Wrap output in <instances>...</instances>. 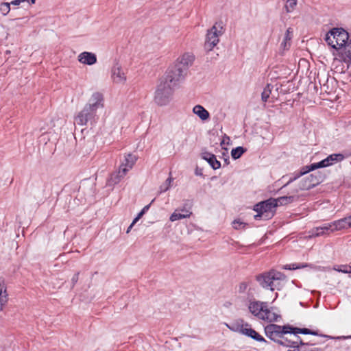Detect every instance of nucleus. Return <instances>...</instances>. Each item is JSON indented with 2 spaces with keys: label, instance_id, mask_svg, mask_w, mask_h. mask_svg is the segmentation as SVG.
Masks as SVG:
<instances>
[{
  "label": "nucleus",
  "instance_id": "nucleus-52",
  "mask_svg": "<svg viewBox=\"0 0 351 351\" xmlns=\"http://www.w3.org/2000/svg\"><path fill=\"white\" fill-rule=\"evenodd\" d=\"M298 348L297 351H302V349L300 348V346H298V348ZM288 351H296V350H288Z\"/></svg>",
  "mask_w": 351,
  "mask_h": 351
},
{
  "label": "nucleus",
  "instance_id": "nucleus-41",
  "mask_svg": "<svg viewBox=\"0 0 351 351\" xmlns=\"http://www.w3.org/2000/svg\"><path fill=\"white\" fill-rule=\"evenodd\" d=\"M22 1H23L22 0H14L10 3L14 5H19L21 3V2H22Z\"/></svg>",
  "mask_w": 351,
  "mask_h": 351
},
{
  "label": "nucleus",
  "instance_id": "nucleus-34",
  "mask_svg": "<svg viewBox=\"0 0 351 351\" xmlns=\"http://www.w3.org/2000/svg\"><path fill=\"white\" fill-rule=\"evenodd\" d=\"M248 287V284L246 282H242L239 285V292L244 293Z\"/></svg>",
  "mask_w": 351,
  "mask_h": 351
},
{
  "label": "nucleus",
  "instance_id": "nucleus-53",
  "mask_svg": "<svg viewBox=\"0 0 351 351\" xmlns=\"http://www.w3.org/2000/svg\"><path fill=\"white\" fill-rule=\"evenodd\" d=\"M347 47H350L351 49V40H350V42L349 43H348Z\"/></svg>",
  "mask_w": 351,
  "mask_h": 351
},
{
  "label": "nucleus",
  "instance_id": "nucleus-43",
  "mask_svg": "<svg viewBox=\"0 0 351 351\" xmlns=\"http://www.w3.org/2000/svg\"><path fill=\"white\" fill-rule=\"evenodd\" d=\"M231 156L233 160H237L241 156V155H231Z\"/></svg>",
  "mask_w": 351,
  "mask_h": 351
},
{
  "label": "nucleus",
  "instance_id": "nucleus-31",
  "mask_svg": "<svg viewBox=\"0 0 351 351\" xmlns=\"http://www.w3.org/2000/svg\"><path fill=\"white\" fill-rule=\"evenodd\" d=\"M346 267H348V265H341L338 266H335L333 269L344 274H348V268H346Z\"/></svg>",
  "mask_w": 351,
  "mask_h": 351
},
{
  "label": "nucleus",
  "instance_id": "nucleus-33",
  "mask_svg": "<svg viewBox=\"0 0 351 351\" xmlns=\"http://www.w3.org/2000/svg\"><path fill=\"white\" fill-rule=\"evenodd\" d=\"M246 152V149L243 147L239 146L237 147H232L231 149L230 154H244Z\"/></svg>",
  "mask_w": 351,
  "mask_h": 351
},
{
  "label": "nucleus",
  "instance_id": "nucleus-6",
  "mask_svg": "<svg viewBox=\"0 0 351 351\" xmlns=\"http://www.w3.org/2000/svg\"><path fill=\"white\" fill-rule=\"evenodd\" d=\"M226 326L232 331L241 333L245 336L250 337L257 341L265 342V339L259 335L256 331L252 329L250 324L244 323L243 320L238 319L235 322L228 324Z\"/></svg>",
  "mask_w": 351,
  "mask_h": 351
},
{
  "label": "nucleus",
  "instance_id": "nucleus-17",
  "mask_svg": "<svg viewBox=\"0 0 351 351\" xmlns=\"http://www.w3.org/2000/svg\"><path fill=\"white\" fill-rule=\"evenodd\" d=\"M78 60L84 64L93 65L97 62V57L93 53L84 51L79 55Z\"/></svg>",
  "mask_w": 351,
  "mask_h": 351
},
{
  "label": "nucleus",
  "instance_id": "nucleus-48",
  "mask_svg": "<svg viewBox=\"0 0 351 351\" xmlns=\"http://www.w3.org/2000/svg\"><path fill=\"white\" fill-rule=\"evenodd\" d=\"M132 227H133V226H132V224H130V226L127 229L126 233H129L130 232L131 229L132 228Z\"/></svg>",
  "mask_w": 351,
  "mask_h": 351
},
{
  "label": "nucleus",
  "instance_id": "nucleus-50",
  "mask_svg": "<svg viewBox=\"0 0 351 351\" xmlns=\"http://www.w3.org/2000/svg\"><path fill=\"white\" fill-rule=\"evenodd\" d=\"M346 268H348V274H351V266L348 265V267H346Z\"/></svg>",
  "mask_w": 351,
  "mask_h": 351
},
{
  "label": "nucleus",
  "instance_id": "nucleus-27",
  "mask_svg": "<svg viewBox=\"0 0 351 351\" xmlns=\"http://www.w3.org/2000/svg\"><path fill=\"white\" fill-rule=\"evenodd\" d=\"M272 88H273V86L271 84H268L266 86V87L264 88V90L262 93V95H261L263 101L266 102L267 101V99L269 97V95L271 93Z\"/></svg>",
  "mask_w": 351,
  "mask_h": 351
},
{
  "label": "nucleus",
  "instance_id": "nucleus-10",
  "mask_svg": "<svg viewBox=\"0 0 351 351\" xmlns=\"http://www.w3.org/2000/svg\"><path fill=\"white\" fill-rule=\"evenodd\" d=\"M180 66H183L181 64H177L176 63L169 67L165 73V76L162 80L167 82L168 84L175 86L176 83L182 80L186 72L184 71V68L182 69Z\"/></svg>",
  "mask_w": 351,
  "mask_h": 351
},
{
  "label": "nucleus",
  "instance_id": "nucleus-38",
  "mask_svg": "<svg viewBox=\"0 0 351 351\" xmlns=\"http://www.w3.org/2000/svg\"><path fill=\"white\" fill-rule=\"evenodd\" d=\"M79 275H80V273L77 272L72 277V278H71L72 287H73L75 286V285L76 284V282H77L78 278H79Z\"/></svg>",
  "mask_w": 351,
  "mask_h": 351
},
{
  "label": "nucleus",
  "instance_id": "nucleus-4",
  "mask_svg": "<svg viewBox=\"0 0 351 351\" xmlns=\"http://www.w3.org/2000/svg\"><path fill=\"white\" fill-rule=\"evenodd\" d=\"M248 308L250 312L260 319L269 322H276L279 314L272 307H269L267 302L251 301Z\"/></svg>",
  "mask_w": 351,
  "mask_h": 351
},
{
  "label": "nucleus",
  "instance_id": "nucleus-2",
  "mask_svg": "<svg viewBox=\"0 0 351 351\" xmlns=\"http://www.w3.org/2000/svg\"><path fill=\"white\" fill-rule=\"evenodd\" d=\"M265 332L268 338L279 343L281 337L288 333H300L304 335H318L317 331L311 330L308 328H300L291 326H278L269 324L265 328Z\"/></svg>",
  "mask_w": 351,
  "mask_h": 351
},
{
  "label": "nucleus",
  "instance_id": "nucleus-12",
  "mask_svg": "<svg viewBox=\"0 0 351 351\" xmlns=\"http://www.w3.org/2000/svg\"><path fill=\"white\" fill-rule=\"evenodd\" d=\"M322 182V176L319 173H312L303 178L299 182V189L301 191L309 190Z\"/></svg>",
  "mask_w": 351,
  "mask_h": 351
},
{
  "label": "nucleus",
  "instance_id": "nucleus-37",
  "mask_svg": "<svg viewBox=\"0 0 351 351\" xmlns=\"http://www.w3.org/2000/svg\"><path fill=\"white\" fill-rule=\"evenodd\" d=\"M300 348L302 351H322L321 349L318 348H306L304 347V346H301Z\"/></svg>",
  "mask_w": 351,
  "mask_h": 351
},
{
  "label": "nucleus",
  "instance_id": "nucleus-16",
  "mask_svg": "<svg viewBox=\"0 0 351 351\" xmlns=\"http://www.w3.org/2000/svg\"><path fill=\"white\" fill-rule=\"evenodd\" d=\"M8 300L7 287L3 278H0V311H1Z\"/></svg>",
  "mask_w": 351,
  "mask_h": 351
},
{
  "label": "nucleus",
  "instance_id": "nucleus-56",
  "mask_svg": "<svg viewBox=\"0 0 351 351\" xmlns=\"http://www.w3.org/2000/svg\"><path fill=\"white\" fill-rule=\"evenodd\" d=\"M289 183H290V182H287V184H285V186H287V184H289Z\"/></svg>",
  "mask_w": 351,
  "mask_h": 351
},
{
  "label": "nucleus",
  "instance_id": "nucleus-14",
  "mask_svg": "<svg viewBox=\"0 0 351 351\" xmlns=\"http://www.w3.org/2000/svg\"><path fill=\"white\" fill-rule=\"evenodd\" d=\"M111 77L116 84H123L127 80L125 73L124 72L121 64L116 62L111 69Z\"/></svg>",
  "mask_w": 351,
  "mask_h": 351
},
{
  "label": "nucleus",
  "instance_id": "nucleus-9",
  "mask_svg": "<svg viewBox=\"0 0 351 351\" xmlns=\"http://www.w3.org/2000/svg\"><path fill=\"white\" fill-rule=\"evenodd\" d=\"M276 208V200L270 198L266 201L261 202L254 206V210L257 212V215H254L255 219L264 218L265 219L271 218L274 213Z\"/></svg>",
  "mask_w": 351,
  "mask_h": 351
},
{
  "label": "nucleus",
  "instance_id": "nucleus-20",
  "mask_svg": "<svg viewBox=\"0 0 351 351\" xmlns=\"http://www.w3.org/2000/svg\"><path fill=\"white\" fill-rule=\"evenodd\" d=\"M193 111L203 121L208 119L209 117V112L200 105L195 106Z\"/></svg>",
  "mask_w": 351,
  "mask_h": 351
},
{
  "label": "nucleus",
  "instance_id": "nucleus-39",
  "mask_svg": "<svg viewBox=\"0 0 351 351\" xmlns=\"http://www.w3.org/2000/svg\"><path fill=\"white\" fill-rule=\"evenodd\" d=\"M311 234L313 237H319L325 234L322 230L315 231V228L312 230Z\"/></svg>",
  "mask_w": 351,
  "mask_h": 351
},
{
  "label": "nucleus",
  "instance_id": "nucleus-7",
  "mask_svg": "<svg viewBox=\"0 0 351 351\" xmlns=\"http://www.w3.org/2000/svg\"><path fill=\"white\" fill-rule=\"evenodd\" d=\"M343 158V155H329L326 158L319 162L312 163L310 165L303 167L300 173H296L293 178H290L289 182H292L301 176H303L311 171L328 167L329 165H332L335 162L342 160Z\"/></svg>",
  "mask_w": 351,
  "mask_h": 351
},
{
  "label": "nucleus",
  "instance_id": "nucleus-1",
  "mask_svg": "<svg viewBox=\"0 0 351 351\" xmlns=\"http://www.w3.org/2000/svg\"><path fill=\"white\" fill-rule=\"evenodd\" d=\"M104 107V96L99 92L94 93L88 103L75 117V123L80 125H86L88 122L91 124L95 121L97 110Z\"/></svg>",
  "mask_w": 351,
  "mask_h": 351
},
{
  "label": "nucleus",
  "instance_id": "nucleus-45",
  "mask_svg": "<svg viewBox=\"0 0 351 351\" xmlns=\"http://www.w3.org/2000/svg\"><path fill=\"white\" fill-rule=\"evenodd\" d=\"M140 219L136 217L132 222V226H134Z\"/></svg>",
  "mask_w": 351,
  "mask_h": 351
},
{
  "label": "nucleus",
  "instance_id": "nucleus-35",
  "mask_svg": "<svg viewBox=\"0 0 351 351\" xmlns=\"http://www.w3.org/2000/svg\"><path fill=\"white\" fill-rule=\"evenodd\" d=\"M232 223L234 229H239L243 225V227L245 226V224L240 220H234Z\"/></svg>",
  "mask_w": 351,
  "mask_h": 351
},
{
  "label": "nucleus",
  "instance_id": "nucleus-30",
  "mask_svg": "<svg viewBox=\"0 0 351 351\" xmlns=\"http://www.w3.org/2000/svg\"><path fill=\"white\" fill-rule=\"evenodd\" d=\"M10 10V3H1L0 4V12L3 15H6Z\"/></svg>",
  "mask_w": 351,
  "mask_h": 351
},
{
  "label": "nucleus",
  "instance_id": "nucleus-26",
  "mask_svg": "<svg viewBox=\"0 0 351 351\" xmlns=\"http://www.w3.org/2000/svg\"><path fill=\"white\" fill-rule=\"evenodd\" d=\"M173 182V178L170 176L169 177L164 183H162L159 188V193H165L169 189L171 186V183Z\"/></svg>",
  "mask_w": 351,
  "mask_h": 351
},
{
  "label": "nucleus",
  "instance_id": "nucleus-22",
  "mask_svg": "<svg viewBox=\"0 0 351 351\" xmlns=\"http://www.w3.org/2000/svg\"><path fill=\"white\" fill-rule=\"evenodd\" d=\"M295 199H296V197L294 195L280 197L277 199H275L276 203V207L278 206L286 205V204H290Z\"/></svg>",
  "mask_w": 351,
  "mask_h": 351
},
{
  "label": "nucleus",
  "instance_id": "nucleus-44",
  "mask_svg": "<svg viewBox=\"0 0 351 351\" xmlns=\"http://www.w3.org/2000/svg\"><path fill=\"white\" fill-rule=\"evenodd\" d=\"M140 219L136 217L132 222V226H134Z\"/></svg>",
  "mask_w": 351,
  "mask_h": 351
},
{
  "label": "nucleus",
  "instance_id": "nucleus-8",
  "mask_svg": "<svg viewBox=\"0 0 351 351\" xmlns=\"http://www.w3.org/2000/svg\"><path fill=\"white\" fill-rule=\"evenodd\" d=\"M173 86L161 80L155 93L154 101L159 106L167 105L171 100Z\"/></svg>",
  "mask_w": 351,
  "mask_h": 351
},
{
  "label": "nucleus",
  "instance_id": "nucleus-13",
  "mask_svg": "<svg viewBox=\"0 0 351 351\" xmlns=\"http://www.w3.org/2000/svg\"><path fill=\"white\" fill-rule=\"evenodd\" d=\"M331 35H334L335 38V46L337 49L346 47L349 38L348 33L343 28H333L331 29Z\"/></svg>",
  "mask_w": 351,
  "mask_h": 351
},
{
  "label": "nucleus",
  "instance_id": "nucleus-36",
  "mask_svg": "<svg viewBox=\"0 0 351 351\" xmlns=\"http://www.w3.org/2000/svg\"><path fill=\"white\" fill-rule=\"evenodd\" d=\"M219 158L220 159L223 160V162H224L223 165H228L229 164V159H230L229 155H221V156L219 155Z\"/></svg>",
  "mask_w": 351,
  "mask_h": 351
},
{
  "label": "nucleus",
  "instance_id": "nucleus-19",
  "mask_svg": "<svg viewBox=\"0 0 351 351\" xmlns=\"http://www.w3.org/2000/svg\"><path fill=\"white\" fill-rule=\"evenodd\" d=\"M203 159L206 160L214 169L221 167V162L217 158L216 155H204Z\"/></svg>",
  "mask_w": 351,
  "mask_h": 351
},
{
  "label": "nucleus",
  "instance_id": "nucleus-46",
  "mask_svg": "<svg viewBox=\"0 0 351 351\" xmlns=\"http://www.w3.org/2000/svg\"><path fill=\"white\" fill-rule=\"evenodd\" d=\"M23 1H27L28 3H29L30 4H34L35 3V0H22Z\"/></svg>",
  "mask_w": 351,
  "mask_h": 351
},
{
  "label": "nucleus",
  "instance_id": "nucleus-5",
  "mask_svg": "<svg viewBox=\"0 0 351 351\" xmlns=\"http://www.w3.org/2000/svg\"><path fill=\"white\" fill-rule=\"evenodd\" d=\"M136 160L135 155H123L120 158L121 165L119 170L111 173L107 180V184L111 186L120 182L128 171L132 168Z\"/></svg>",
  "mask_w": 351,
  "mask_h": 351
},
{
  "label": "nucleus",
  "instance_id": "nucleus-47",
  "mask_svg": "<svg viewBox=\"0 0 351 351\" xmlns=\"http://www.w3.org/2000/svg\"><path fill=\"white\" fill-rule=\"evenodd\" d=\"M144 213L143 212L141 211L138 215L136 216L138 218L141 219L143 216Z\"/></svg>",
  "mask_w": 351,
  "mask_h": 351
},
{
  "label": "nucleus",
  "instance_id": "nucleus-23",
  "mask_svg": "<svg viewBox=\"0 0 351 351\" xmlns=\"http://www.w3.org/2000/svg\"><path fill=\"white\" fill-rule=\"evenodd\" d=\"M220 145L223 152L221 154H227L230 149V147L232 146L230 138L228 136H225L221 141Z\"/></svg>",
  "mask_w": 351,
  "mask_h": 351
},
{
  "label": "nucleus",
  "instance_id": "nucleus-25",
  "mask_svg": "<svg viewBox=\"0 0 351 351\" xmlns=\"http://www.w3.org/2000/svg\"><path fill=\"white\" fill-rule=\"evenodd\" d=\"M190 213H189L188 211H186V213L185 214H182L180 213H179L177 210H175L172 214L170 216V221H177V220H180V219H185V218H187L190 216Z\"/></svg>",
  "mask_w": 351,
  "mask_h": 351
},
{
  "label": "nucleus",
  "instance_id": "nucleus-55",
  "mask_svg": "<svg viewBox=\"0 0 351 351\" xmlns=\"http://www.w3.org/2000/svg\"><path fill=\"white\" fill-rule=\"evenodd\" d=\"M341 338H343V339H346V338H351V336H350V337H342Z\"/></svg>",
  "mask_w": 351,
  "mask_h": 351
},
{
  "label": "nucleus",
  "instance_id": "nucleus-28",
  "mask_svg": "<svg viewBox=\"0 0 351 351\" xmlns=\"http://www.w3.org/2000/svg\"><path fill=\"white\" fill-rule=\"evenodd\" d=\"M326 41L328 45L331 46L332 48L337 49V46H335V38L334 35H331V30L326 34Z\"/></svg>",
  "mask_w": 351,
  "mask_h": 351
},
{
  "label": "nucleus",
  "instance_id": "nucleus-32",
  "mask_svg": "<svg viewBox=\"0 0 351 351\" xmlns=\"http://www.w3.org/2000/svg\"><path fill=\"white\" fill-rule=\"evenodd\" d=\"M292 33L291 29L289 27L287 29L286 34L285 36L284 41L282 45H284V47H286L287 41L291 40V34Z\"/></svg>",
  "mask_w": 351,
  "mask_h": 351
},
{
  "label": "nucleus",
  "instance_id": "nucleus-21",
  "mask_svg": "<svg viewBox=\"0 0 351 351\" xmlns=\"http://www.w3.org/2000/svg\"><path fill=\"white\" fill-rule=\"evenodd\" d=\"M335 231L350 228L348 217H345L332 222Z\"/></svg>",
  "mask_w": 351,
  "mask_h": 351
},
{
  "label": "nucleus",
  "instance_id": "nucleus-51",
  "mask_svg": "<svg viewBox=\"0 0 351 351\" xmlns=\"http://www.w3.org/2000/svg\"><path fill=\"white\" fill-rule=\"evenodd\" d=\"M195 174H196L197 176H199V175H202V173H200V172H199V171H195Z\"/></svg>",
  "mask_w": 351,
  "mask_h": 351
},
{
  "label": "nucleus",
  "instance_id": "nucleus-40",
  "mask_svg": "<svg viewBox=\"0 0 351 351\" xmlns=\"http://www.w3.org/2000/svg\"><path fill=\"white\" fill-rule=\"evenodd\" d=\"M299 268L298 266H296L295 264L293 265H287L285 266V269H295Z\"/></svg>",
  "mask_w": 351,
  "mask_h": 351
},
{
  "label": "nucleus",
  "instance_id": "nucleus-11",
  "mask_svg": "<svg viewBox=\"0 0 351 351\" xmlns=\"http://www.w3.org/2000/svg\"><path fill=\"white\" fill-rule=\"evenodd\" d=\"M223 27L221 26L219 30L217 26L213 25L210 29L208 30L206 40L204 43V49L207 51H211L219 42V36L222 35Z\"/></svg>",
  "mask_w": 351,
  "mask_h": 351
},
{
  "label": "nucleus",
  "instance_id": "nucleus-49",
  "mask_svg": "<svg viewBox=\"0 0 351 351\" xmlns=\"http://www.w3.org/2000/svg\"><path fill=\"white\" fill-rule=\"evenodd\" d=\"M348 222H349V223H350V228H351V215H350V216H349V217H348Z\"/></svg>",
  "mask_w": 351,
  "mask_h": 351
},
{
  "label": "nucleus",
  "instance_id": "nucleus-15",
  "mask_svg": "<svg viewBox=\"0 0 351 351\" xmlns=\"http://www.w3.org/2000/svg\"><path fill=\"white\" fill-rule=\"evenodd\" d=\"M289 334L290 335L289 337H285V335H283L278 343L284 346L291 348H298L299 344L301 346L305 345L301 338L297 335L298 333Z\"/></svg>",
  "mask_w": 351,
  "mask_h": 351
},
{
  "label": "nucleus",
  "instance_id": "nucleus-3",
  "mask_svg": "<svg viewBox=\"0 0 351 351\" xmlns=\"http://www.w3.org/2000/svg\"><path fill=\"white\" fill-rule=\"evenodd\" d=\"M256 278L263 288L271 291L281 290L287 282L286 276L274 269L259 274Z\"/></svg>",
  "mask_w": 351,
  "mask_h": 351
},
{
  "label": "nucleus",
  "instance_id": "nucleus-24",
  "mask_svg": "<svg viewBox=\"0 0 351 351\" xmlns=\"http://www.w3.org/2000/svg\"><path fill=\"white\" fill-rule=\"evenodd\" d=\"M322 230L325 234H329L331 232H335L332 222L326 223L322 226L315 228V231Z\"/></svg>",
  "mask_w": 351,
  "mask_h": 351
},
{
  "label": "nucleus",
  "instance_id": "nucleus-54",
  "mask_svg": "<svg viewBox=\"0 0 351 351\" xmlns=\"http://www.w3.org/2000/svg\"><path fill=\"white\" fill-rule=\"evenodd\" d=\"M348 56H350V58H351V52H350V49H349V50L348 51Z\"/></svg>",
  "mask_w": 351,
  "mask_h": 351
},
{
  "label": "nucleus",
  "instance_id": "nucleus-42",
  "mask_svg": "<svg viewBox=\"0 0 351 351\" xmlns=\"http://www.w3.org/2000/svg\"><path fill=\"white\" fill-rule=\"evenodd\" d=\"M150 207V204H148L145 206L143 207V208L141 210L142 212H143V213L145 214L149 208Z\"/></svg>",
  "mask_w": 351,
  "mask_h": 351
},
{
  "label": "nucleus",
  "instance_id": "nucleus-29",
  "mask_svg": "<svg viewBox=\"0 0 351 351\" xmlns=\"http://www.w3.org/2000/svg\"><path fill=\"white\" fill-rule=\"evenodd\" d=\"M297 1H298V0H287V1L285 6L287 12H291L295 9V8L297 5Z\"/></svg>",
  "mask_w": 351,
  "mask_h": 351
},
{
  "label": "nucleus",
  "instance_id": "nucleus-18",
  "mask_svg": "<svg viewBox=\"0 0 351 351\" xmlns=\"http://www.w3.org/2000/svg\"><path fill=\"white\" fill-rule=\"evenodd\" d=\"M194 60V56L189 53H184L176 62L177 64H181L183 66H180L182 69L184 68V71L186 72L189 65L191 64Z\"/></svg>",
  "mask_w": 351,
  "mask_h": 351
}]
</instances>
